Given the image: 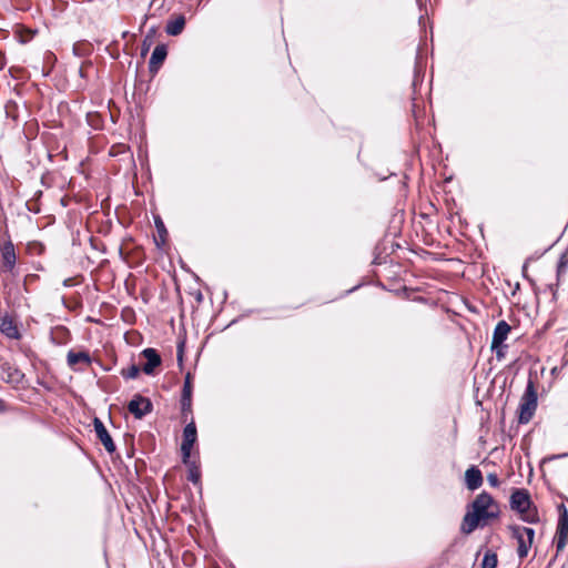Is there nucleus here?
Masks as SVG:
<instances>
[{
  "label": "nucleus",
  "instance_id": "nucleus-9",
  "mask_svg": "<svg viewBox=\"0 0 568 568\" xmlns=\"http://www.w3.org/2000/svg\"><path fill=\"white\" fill-rule=\"evenodd\" d=\"M532 506L530 495L527 489H515L510 496V508L520 515L526 514Z\"/></svg>",
  "mask_w": 568,
  "mask_h": 568
},
{
  "label": "nucleus",
  "instance_id": "nucleus-22",
  "mask_svg": "<svg viewBox=\"0 0 568 568\" xmlns=\"http://www.w3.org/2000/svg\"><path fill=\"white\" fill-rule=\"evenodd\" d=\"M498 564L497 554L490 549H488L483 557L480 568H496Z\"/></svg>",
  "mask_w": 568,
  "mask_h": 568
},
{
  "label": "nucleus",
  "instance_id": "nucleus-23",
  "mask_svg": "<svg viewBox=\"0 0 568 568\" xmlns=\"http://www.w3.org/2000/svg\"><path fill=\"white\" fill-rule=\"evenodd\" d=\"M156 29L155 27H152L148 33L145 34L142 45H141V55L145 57L152 45L153 37L155 36Z\"/></svg>",
  "mask_w": 568,
  "mask_h": 568
},
{
  "label": "nucleus",
  "instance_id": "nucleus-4",
  "mask_svg": "<svg viewBox=\"0 0 568 568\" xmlns=\"http://www.w3.org/2000/svg\"><path fill=\"white\" fill-rule=\"evenodd\" d=\"M538 393H524L518 406L519 424H528L535 415L538 406Z\"/></svg>",
  "mask_w": 568,
  "mask_h": 568
},
{
  "label": "nucleus",
  "instance_id": "nucleus-14",
  "mask_svg": "<svg viewBox=\"0 0 568 568\" xmlns=\"http://www.w3.org/2000/svg\"><path fill=\"white\" fill-rule=\"evenodd\" d=\"M186 24V18L184 14L180 13L171 17L165 24V32L170 37L180 36Z\"/></svg>",
  "mask_w": 568,
  "mask_h": 568
},
{
  "label": "nucleus",
  "instance_id": "nucleus-17",
  "mask_svg": "<svg viewBox=\"0 0 568 568\" xmlns=\"http://www.w3.org/2000/svg\"><path fill=\"white\" fill-rule=\"evenodd\" d=\"M479 526L484 527L485 523H481L478 519V516L474 515L470 510H468L463 518L460 531L465 535H469Z\"/></svg>",
  "mask_w": 568,
  "mask_h": 568
},
{
  "label": "nucleus",
  "instance_id": "nucleus-8",
  "mask_svg": "<svg viewBox=\"0 0 568 568\" xmlns=\"http://www.w3.org/2000/svg\"><path fill=\"white\" fill-rule=\"evenodd\" d=\"M196 427L193 418H191L190 422H187L186 426L183 430V439L181 444V452H182V459L183 463H189V459L191 457V450L196 442Z\"/></svg>",
  "mask_w": 568,
  "mask_h": 568
},
{
  "label": "nucleus",
  "instance_id": "nucleus-27",
  "mask_svg": "<svg viewBox=\"0 0 568 568\" xmlns=\"http://www.w3.org/2000/svg\"><path fill=\"white\" fill-rule=\"evenodd\" d=\"M73 54L77 55V57H85L89 54V49L85 48L84 45L82 44H79V43H75L73 45Z\"/></svg>",
  "mask_w": 568,
  "mask_h": 568
},
{
  "label": "nucleus",
  "instance_id": "nucleus-43",
  "mask_svg": "<svg viewBox=\"0 0 568 568\" xmlns=\"http://www.w3.org/2000/svg\"><path fill=\"white\" fill-rule=\"evenodd\" d=\"M119 254L121 257L123 256V247L122 246H119Z\"/></svg>",
  "mask_w": 568,
  "mask_h": 568
},
{
  "label": "nucleus",
  "instance_id": "nucleus-21",
  "mask_svg": "<svg viewBox=\"0 0 568 568\" xmlns=\"http://www.w3.org/2000/svg\"><path fill=\"white\" fill-rule=\"evenodd\" d=\"M143 373L141 364L132 363L128 367H122L120 369V375L124 379H135Z\"/></svg>",
  "mask_w": 568,
  "mask_h": 568
},
{
  "label": "nucleus",
  "instance_id": "nucleus-5",
  "mask_svg": "<svg viewBox=\"0 0 568 568\" xmlns=\"http://www.w3.org/2000/svg\"><path fill=\"white\" fill-rule=\"evenodd\" d=\"M140 358L143 362H140L142 366V371L145 375L154 376L156 374V369L162 366V357L158 349L153 347H146L140 353Z\"/></svg>",
  "mask_w": 568,
  "mask_h": 568
},
{
  "label": "nucleus",
  "instance_id": "nucleus-41",
  "mask_svg": "<svg viewBox=\"0 0 568 568\" xmlns=\"http://www.w3.org/2000/svg\"><path fill=\"white\" fill-rule=\"evenodd\" d=\"M358 287H359V285H356V286H354V287L349 288L348 291H346V293H352V292H354L355 290H357Z\"/></svg>",
  "mask_w": 568,
  "mask_h": 568
},
{
  "label": "nucleus",
  "instance_id": "nucleus-1",
  "mask_svg": "<svg viewBox=\"0 0 568 568\" xmlns=\"http://www.w3.org/2000/svg\"><path fill=\"white\" fill-rule=\"evenodd\" d=\"M494 506V498L490 494L483 491L474 499V501L470 504L471 513L476 516H478V519L481 523H485L488 519H495L498 517L499 511L498 509H490ZM497 508V506L495 507Z\"/></svg>",
  "mask_w": 568,
  "mask_h": 568
},
{
  "label": "nucleus",
  "instance_id": "nucleus-37",
  "mask_svg": "<svg viewBox=\"0 0 568 568\" xmlns=\"http://www.w3.org/2000/svg\"><path fill=\"white\" fill-rule=\"evenodd\" d=\"M547 290H548L549 292H552V291H555V290H557V288H556V286H555L554 284H549V285H547Z\"/></svg>",
  "mask_w": 568,
  "mask_h": 568
},
{
  "label": "nucleus",
  "instance_id": "nucleus-45",
  "mask_svg": "<svg viewBox=\"0 0 568 568\" xmlns=\"http://www.w3.org/2000/svg\"><path fill=\"white\" fill-rule=\"evenodd\" d=\"M156 0H151L150 6H153Z\"/></svg>",
  "mask_w": 568,
  "mask_h": 568
},
{
  "label": "nucleus",
  "instance_id": "nucleus-46",
  "mask_svg": "<svg viewBox=\"0 0 568 568\" xmlns=\"http://www.w3.org/2000/svg\"><path fill=\"white\" fill-rule=\"evenodd\" d=\"M567 454L558 455L557 457H566Z\"/></svg>",
  "mask_w": 568,
  "mask_h": 568
},
{
  "label": "nucleus",
  "instance_id": "nucleus-40",
  "mask_svg": "<svg viewBox=\"0 0 568 568\" xmlns=\"http://www.w3.org/2000/svg\"><path fill=\"white\" fill-rule=\"evenodd\" d=\"M6 409L4 403L2 399H0V412H3Z\"/></svg>",
  "mask_w": 568,
  "mask_h": 568
},
{
  "label": "nucleus",
  "instance_id": "nucleus-35",
  "mask_svg": "<svg viewBox=\"0 0 568 568\" xmlns=\"http://www.w3.org/2000/svg\"><path fill=\"white\" fill-rule=\"evenodd\" d=\"M62 285H63L64 287H70V286H72V285H73V284H72V278H65V280L62 282Z\"/></svg>",
  "mask_w": 568,
  "mask_h": 568
},
{
  "label": "nucleus",
  "instance_id": "nucleus-26",
  "mask_svg": "<svg viewBox=\"0 0 568 568\" xmlns=\"http://www.w3.org/2000/svg\"><path fill=\"white\" fill-rule=\"evenodd\" d=\"M521 518H523V520H525L529 524L538 523L539 516H538L536 507H534V508L530 507L526 514L521 515Z\"/></svg>",
  "mask_w": 568,
  "mask_h": 568
},
{
  "label": "nucleus",
  "instance_id": "nucleus-16",
  "mask_svg": "<svg viewBox=\"0 0 568 568\" xmlns=\"http://www.w3.org/2000/svg\"><path fill=\"white\" fill-rule=\"evenodd\" d=\"M465 483L469 490H476L483 485V474L479 468L471 466L465 473Z\"/></svg>",
  "mask_w": 568,
  "mask_h": 568
},
{
  "label": "nucleus",
  "instance_id": "nucleus-7",
  "mask_svg": "<svg viewBox=\"0 0 568 568\" xmlns=\"http://www.w3.org/2000/svg\"><path fill=\"white\" fill-rule=\"evenodd\" d=\"M0 273L13 274L17 264L14 245L10 239L0 243Z\"/></svg>",
  "mask_w": 568,
  "mask_h": 568
},
{
  "label": "nucleus",
  "instance_id": "nucleus-36",
  "mask_svg": "<svg viewBox=\"0 0 568 568\" xmlns=\"http://www.w3.org/2000/svg\"><path fill=\"white\" fill-rule=\"evenodd\" d=\"M525 390H527V392L535 390L534 384L530 379L527 382Z\"/></svg>",
  "mask_w": 568,
  "mask_h": 568
},
{
  "label": "nucleus",
  "instance_id": "nucleus-33",
  "mask_svg": "<svg viewBox=\"0 0 568 568\" xmlns=\"http://www.w3.org/2000/svg\"><path fill=\"white\" fill-rule=\"evenodd\" d=\"M551 247H552V245L548 246L547 248H545V250H544L542 252H540V253H536V254H534V255L531 256V257H532V261H534V260L539 258L541 255H544L546 252H548Z\"/></svg>",
  "mask_w": 568,
  "mask_h": 568
},
{
  "label": "nucleus",
  "instance_id": "nucleus-25",
  "mask_svg": "<svg viewBox=\"0 0 568 568\" xmlns=\"http://www.w3.org/2000/svg\"><path fill=\"white\" fill-rule=\"evenodd\" d=\"M568 266V253L564 252L558 260L557 263V281H559L560 276L566 273V268Z\"/></svg>",
  "mask_w": 568,
  "mask_h": 568
},
{
  "label": "nucleus",
  "instance_id": "nucleus-6",
  "mask_svg": "<svg viewBox=\"0 0 568 568\" xmlns=\"http://www.w3.org/2000/svg\"><path fill=\"white\" fill-rule=\"evenodd\" d=\"M559 519L555 535V544L557 551L565 549L568 542V511L564 504L558 506Z\"/></svg>",
  "mask_w": 568,
  "mask_h": 568
},
{
  "label": "nucleus",
  "instance_id": "nucleus-19",
  "mask_svg": "<svg viewBox=\"0 0 568 568\" xmlns=\"http://www.w3.org/2000/svg\"><path fill=\"white\" fill-rule=\"evenodd\" d=\"M70 331L63 325L54 327L50 334V339L55 345L67 344L70 341Z\"/></svg>",
  "mask_w": 568,
  "mask_h": 568
},
{
  "label": "nucleus",
  "instance_id": "nucleus-13",
  "mask_svg": "<svg viewBox=\"0 0 568 568\" xmlns=\"http://www.w3.org/2000/svg\"><path fill=\"white\" fill-rule=\"evenodd\" d=\"M0 332L10 339L21 338V333L17 323L8 313L0 316Z\"/></svg>",
  "mask_w": 568,
  "mask_h": 568
},
{
  "label": "nucleus",
  "instance_id": "nucleus-20",
  "mask_svg": "<svg viewBox=\"0 0 568 568\" xmlns=\"http://www.w3.org/2000/svg\"><path fill=\"white\" fill-rule=\"evenodd\" d=\"M192 394L182 393L181 397V418L183 423H187L192 417Z\"/></svg>",
  "mask_w": 568,
  "mask_h": 568
},
{
  "label": "nucleus",
  "instance_id": "nucleus-44",
  "mask_svg": "<svg viewBox=\"0 0 568 568\" xmlns=\"http://www.w3.org/2000/svg\"><path fill=\"white\" fill-rule=\"evenodd\" d=\"M91 246H92L93 248H98V245H95V244H94L93 240H91Z\"/></svg>",
  "mask_w": 568,
  "mask_h": 568
},
{
  "label": "nucleus",
  "instance_id": "nucleus-32",
  "mask_svg": "<svg viewBox=\"0 0 568 568\" xmlns=\"http://www.w3.org/2000/svg\"><path fill=\"white\" fill-rule=\"evenodd\" d=\"M183 352H184V341H181V342L178 344V361H179L180 363L182 362Z\"/></svg>",
  "mask_w": 568,
  "mask_h": 568
},
{
  "label": "nucleus",
  "instance_id": "nucleus-29",
  "mask_svg": "<svg viewBox=\"0 0 568 568\" xmlns=\"http://www.w3.org/2000/svg\"><path fill=\"white\" fill-rule=\"evenodd\" d=\"M181 390H193V377L191 373H187L184 377V383Z\"/></svg>",
  "mask_w": 568,
  "mask_h": 568
},
{
  "label": "nucleus",
  "instance_id": "nucleus-38",
  "mask_svg": "<svg viewBox=\"0 0 568 568\" xmlns=\"http://www.w3.org/2000/svg\"><path fill=\"white\" fill-rule=\"evenodd\" d=\"M79 75H80L81 78H85V77H87V75H85V73H84V71H83V68H82V67L79 69Z\"/></svg>",
  "mask_w": 568,
  "mask_h": 568
},
{
  "label": "nucleus",
  "instance_id": "nucleus-3",
  "mask_svg": "<svg viewBox=\"0 0 568 568\" xmlns=\"http://www.w3.org/2000/svg\"><path fill=\"white\" fill-rule=\"evenodd\" d=\"M93 358L88 349H70L67 354V365L73 372H83L91 366Z\"/></svg>",
  "mask_w": 568,
  "mask_h": 568
},
{
  "label": "nucleus",
  "instance_id": "nucleus-42",
  "mask_svg": "<svg viewBox=\"0 0 568 568\" xmlns=\"http://www.w3.org/2000/svg\"><path fill=\"white\" fill-rule=\"evenodd\" d=\"M551 295H552V300L556 301L557 300V290L552 291Z\"/></svg>",
  "mask_w": 568,
  "mask_h": 568
},
{
  "label": "nucleus",
  "instance_id": "nucleus-18",
  "mask_svg": "<svg viewBox=\"0 0 568 568\" xmlns=\"http://www.w3.org/2000/svg\"><path fill=\"white\" fill-rule=\"evenodd\" d=\"M154 225L158 231V237H154V244L161 250L168 241L169 233L160 215L154 216Z\"/></svg>",
  "mask_w": 568,
  "mask_h": 568
},
{
  "label": "nucleus",
  "instance_id": "nucleus-10",
  "mask_svg": "<svg viewBox=\"0 0 568 568\" xmlns=\"http://www.w3.org/2000/svg\"><path fill=\"white\" fill-rule=\"evenodd\" d=\"M152 408L153 405L151 400L141 395L134 396V398H132L128 404V410L138 419H141L146 414L151 413Z\"/></svg>",
  "mask_w": 568,
  "mask_h": 568
},
{
  "label": "nucleus",
  "instance_id": "nucleus-12",
  "mask_svg": "<svg viewBox=\"0 0 568 568\" xmlns=\"http://www.w3.org/2000/svg\"><path fill=\"white\" fill-rule=\"evenodd\" d=\"M166 57H168L166 44L159 43L154 48V50L151 54L150 61H149V72L152 75H155L159 72V70L162 67L163 62L165 61Z\"/></svg>",
  "mask_w": 568,
  "mask_h": 568
},
{
  "label": "nucleus",
  "instance_id": "nucleus-11",
  "mask_svg": "<svg viewBox=\"0 0 568 568\" xmlns=\"http://www.w3.org/2000/svg\"><path fill=\"white\" fill-rule=\"evenodd\" d=\"M93 427H94L97 438L101 442V444L103 445L105 450L109 454L114 453L116 449L115 444H114L110 433L105 428L103 422L100 418L94 417Z\"/></svg>",
  "mask_w": 568,
  "mask_h": 568
},
{
  "label": "nucleus",
  "instance_id": "nucleus-2",
  "mask_svg": "<svg viewBox=\"0 0 568 568\" xmlns=\"http://www.w3.org/2000/svg\"><path fill=\"white\" fill-rule=\"evenodd\" d=\"M511 537L517 541V555L520 559L528 556L535 538V530L529 527L511 525L508 527Z\"/></svg>",
  "mask_w": 568,
  "mask_h": 568
},
{
  "label": "nucleus",
  "instance_id": "nucleus-24",
  "mask_svg": "<svg viewBox=\"0 0 568 568\" xmlns=\"http://www.w3.org/2000/svg\"><path fill=\"white\" fill-rule=\"evenodd\" d=\"M189 466L187 479L193 484H199L201 478V471L199 466L194 462L185 463Z\"/></svg>",
  "mask_w": 568,
  "mask_h": 568
},
{
  "label": "nucleus",
  "instance_id": "nucleus-28",
  "mask_svg": "<svg viewBox=\"0 0 568 568\" xmlns=\"http://www.w3.org/2000/svg\"><path fill=\"white\" fill-rule=\"evenodd\" d=\"M507 348H508V345H506L505 343H503L501 345H497L496 347H494L491 345V351L496 353V357L498 359H500L505 356Z\"/></svg>",
  "mask_w": 568,
  "mask_h": 568
},
{
  "label": "nucleus",
  "instance_id": "nucleus-34",
  "mask_svg": "<svg viewBox=\"0 0 568 568\" xmlns=\"http://www.w3.org/2000/svg\"><path fill=\"white\" fill-rule=\"evenodd\" d=\"M531 261H532V257H528V258L525 261L524 265H523V275H524V277H526V278H528V276L526 275L527 264H528L529 262H531Z\"/></svg>",
  "mask_w": 568,
  "mask_h": 568
},
{
  "label": "nucleus",
  "instance_id": "nucleus-30",
  "mask_svg": "<svg viewBox=\"0 0 568 568\" xmlns=\"http://www.w3.org/2000/svg\"><path fill=\"white\" fill-rule=\"evenodd\" d=\"M487 481L491 487H498L500 484L498 476L494 473L487 475Z\"/></svg>",
  "mask_w": 568,
  "mask_h": 568
},
{
  "label": "nucleus",
  "instance_id": "nucleus-15",
  "mask_svg": "<svg viewBox=\"0 0 568 568\" xmlns=\"http://www.w3.org/2000/svg\"><path fill=\"white\" fill-rule=\"evenodd\" d=\"M510 331L511 326L506 321H499L493 332L491 345L496 347L497 345L505 343Z\"/></svg>",
  "mask_w": 568,
  "mask_h": 568
},
{
  "label": "nucleus",
  "instance_id": "nucleus-31",
  "mask_svg": "<svg viewBox=\"0 0 568 568\" xmlns=\"http://www.w3.org/2000/svg\"><path fill=\"white\" fill-rule=\"evenodd\" d=\"M418 59H419V54L417 53L416 55V65H415V77H414V81H413V85L415 87L417 81H418V78H419V74H420V70L418 69Z\"/></svg>",
  "mask_w": 568,
  "mask_h": 568
},
{
  "label": "nucleus",
  "instance_id": "nucleus-39",
  "mask_svg": "<svg viewBox=\"0 0 568 568\" xmlns=\"http://www.w3.org/2000/svg\"><path fill=\"white\" fill-rule=\"evenodd\" d=\"M202 300H203V295H202L201 292H199L197 295H196V301L201 302Z\"/></svg>",
  "mask_w": 568,
  "mask_h": 568
}]
</instances>
